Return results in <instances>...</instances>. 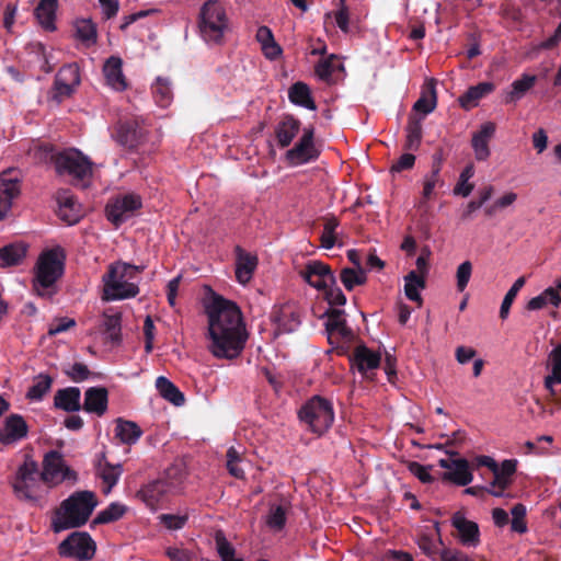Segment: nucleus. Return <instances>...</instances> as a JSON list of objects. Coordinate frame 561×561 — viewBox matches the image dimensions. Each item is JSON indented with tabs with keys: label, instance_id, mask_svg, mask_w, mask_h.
Returning a JSON list of instances; mask_svg holds the SVG:
<instances>
[{
	"label": "nucleus",
	"instance_id": "nucleus-1",
	"mask_svg": "<svg viewBox=\"0 0 561 561\" xmlns=\"http://www.w3.org/2000/svg\"><path fill=\"white\" fill-rule=\"evenodd\" d=\"M208 319L207 350L218 359H234L243 351L248 332L240 308L213 294L205 302Z\"/></svg>",
	"mask_w": 561,
	"mask_h": 561
},
{
	"label": "nucleus",
	"instance_id": "nucleus-2",
	"mask_svg": "<svg viewBox=\"0 0 561 561\" xmlns=\"http://www.w3.org/2000/svg\"><path fill=\"white\" fill-rule=\"evenodd\" d=\"M99 505L92 491H76L65 499L54 511L50 527L54 533L78 528L87 524Z\"/></svg>",
	"mask_w": 561,
	"mask_h": 561
},
{
	"label": "nucleus",
	"instance_id": "nucleus-3",
	"mask_svg": "<svg viewBox=\"0 0 561 561\" xmlns=\"http://www.w3.org/2000/svg\"><path fill=\"white\" fill-rule=\"evenodd\" d=\"M65 253L60 247L44 251L36 263L33 290L41 297L50 298L56 293V282L64 273Z\"/></svg>",
	"mask_w": 561,
	"mask_h": 561
},
{
	"label": "nucleus",
	"instance_id": "nucleus-4",
	"mask_svg": "<svg viewBox=\"0 0 561 561\" xmlns=\"http://www.w3.org/2000/svg\"><path fill=\"white\" fill-rule=\"evenodd\" d=\"M186 472L182 466H171L164 474L138 491L139 499L151 510L168 500L170 496L176 495L184 489Z\"/></svg>",
	"mask_w": 561,
	"mask_h": 561
},
{
	"label": "nucleus",
	"instance_id": "nucleus-5",
	"mask_svg": "<svg viewBox=\"0 0 561 561\" xmlns=\"http://www.w3.org/2000/svg\"><path fill=\"white\" fill-rule=\"evenodd\" d=\"M139 267L116 262L110 265L107 274L103 276L104 295L107 300H119L135 297L139 289L136 284V277Z\"/></svg>",
	"mask_w": 561,
	"mask_h": 561
},
{
	"label": "nucleus",
	"instance_id": "nucleus-6",
	"mask_svg": "<svg viewBox=\"0 0 561 561\" xmlns=\"http://www.w3.org/2000/svg\"><path fill=\"white\" fill-rule=\"evenodd\" d=\"M197 26L207 44H221L230 26L225 7L217 0L206 1L199 9Z\"/></svg>",
	"mask_w": 561,
	"mask_h": 561
},
{
	"label": "nucleus",
	"instance_id": "nucleus-7",
	"mask_svg": "<svg viewBox=\"0 0 561 561\" xmlns=\"http://www.w3.org/2000/svg\"><path fill=\"white\" fill-rule=\"evenodd\" d=\"M299 417L313 433L321 435L332 425L334 412L327 399L316 396L301 407Z\"/></svg>",
	"mask_w": 561,
	"mask_h": 561
},
{
	"label": "nucleus",
	"instance_id": "nucleus-8",
	"mask_svg": "<svg viewBox=\"0 0 561 561\" xmlns=\"http://www.w3.org/2000/svg\"><path fill=\"white\" fill-rule=\"evenodd\" d=\"M56 172L68 176L71 182L79 183L92 175V163L77 149L58 152L55 157Z\"/></svg>",
	"mask_w": 561,
	"mask_h": 561
},
{
	"label": "nucleus",
	"instance_id": "nucleus-9",
	"mask_svg": "<svg viewBox=\"0 0 561 561\" xmlns=\"http://www.w3.org/2000/svg\"><path fill=\"white\" fill-rule=\"evenodd\" d=\"M41 482L36 462L25 461L19 467L12 488L19 499L36 502L41 496Z\"/></svg>",
	"mask_w": 561,
	"mask_h": 561
},
{
	"label": "nucleus",
	"instance_id": "nucleus-10",
	"mask_svg": "<svg viewBox=\"0 0 561 561\" xmlns=\"http://www.w3.org/2000/svg\"><path fill=\"white\" fill-rule=\"evenodd\" d=\"M96 546L88 533L75 531L58 546L61 557L73 558L78 561L91 560L95 554Z\"/></svg>",
	"mask_w": 561,
	"mask_h": 561
},
{
	"label": "nucleus",
	"instance_id": "nucleus-11",
	"mask_svg": "<svg viewBox=\"0 0 561 561\" xmlns=\"http://www.w3.org/2000/svg\"><path fill=\"white\" fill-rule=\"evenodd\" d=\"M42 480L49 484H59L65 480H77V473L71 470L56 450L47 453L43 460Z\"/></svg>",
	"mask_w": 561,
	"mask_h": 561
},
{
	"label": "nucleus",
	"instance_id": "nucleus-12",
	"mask_svg": "<svg viewBox=\"0 0 561 561\" xmlns=\"http://www.w3.org/2000/svg\"><path fill=\"white\" fill-rule=\"evenodd\" d=\"M313 128H305L299 141L286 152V158L293 165H299L316 160L319 151L313 144Z\"/></svg>",
	"mask_w": 561,
	"mask_h": 561
},
{
	"label": "nucleus",
	"instance_id": "nucleus-13",
	"mask_svg": "<svg viewBox=\"0 0 561 561\" xmlns=\"http://www.w3.org/2000/svg\"><path fill=\"white\" fill-rule=\"evenodd\" d=\"M299 274L310 286L318 290H324L328 286L335 285L334 274L329 265L321 261H309Z\"/></svg>",
	"mask_w": 561,
	"mask_h": 561
},
{
	"label": "nucleus",
	"instance_id": "nucleus-14",
	"mask_svg": "<svg viewBox=\"0 0 561 561\" xmlns=\"http://www.w3.org/2000/svg\"><path fill=\"white\" fill-rule=\"evenodd\" d=\"M21 185L18 173L7 170L0 174V220L3 219L12 206V201L20 195Z\"/></svg>",
	"mask_w": 561,
	"mask_h": 561
},
{
	"label": "nucleus",
	"instance_id": "nucleus-15",
	"mask_svg": "<svg viewBox=\"0 0 561 561\" xmlns=\"http://www.w3.org/2000/svg\"><path fill=\"white\" fill-rule=\"evenodd\" d=\"M141 206V199L136 194H126L117 197L106 207V215L110 221L115 225L124 222L134 210Z\"/></svg>",
	"mask_w": 561,
	"mask_h": 561
},
{
	"label": "nucleus",
	"instance_id": "nucleus-16",
	"mask_svg": "<svg viewBox=\"0 0 561 561\" xmlns=\"http://www.w3.org/2000/svg\"><path fill=\"white\" fill-rule=\"evenodd\" d=\"M112 136L121 146L134 149L144 140L145 131L138 121H126L117 123Z\"/></svg>",
	"mask_w": 561,
	"mask_h": 561
},
{
	"label": "nucleus",
	"instance_id": "nucleus-17",
	"mask_svg": "<svg viewBox=\"0 0 561 561\" xmlns=\"http://www.w3.org/2000/svg\"><path fill=\"white\" fill-rule=\"evenodd\" d=\"M80 84V71L77 64H68L61 67L56 75L54 87L59 101L70 96Z\"/></svg>",
	"mask_w": 561,
	"mask_h": 561
},
{
	"label": "nucleus",
	"instance_id": "nucleus-18",
	"mask_svg": "<svg viewBox=\"0 0 561 561\" xmlns=\"http://www.w3.org/2000/svg\"><path fill=\"white\" fill-rule=\"evenodd\" d=\"M438 465L442 468L447 469L443 478L458 485H467L473 479L469 463L466 459L444 458L438 461Z\"/></svg>",
	"mask_w": 561,
	"mask_h": 561
},
{
	"label": "nucleus",
	"instance_id": "nucleus-19",
	"mask_svg": "<svg viewBox=\"0 0 561 561\" xmlns=\"http://www.w3.org/2000/svg\"><path fill=\"white\" fill-rule=\"evenodd\" d=\"M325 330L331 344H337L341 341H350L353 336L352 330L346 325L344 311L340 309H333L328 312Z\"/></svg>",
	"mask_w": 561,
	"mask_h": 561
},
{
	"label": "nucleus",
	"instance_id": "nucleus-20",
	"mask_svg": "<svg viewBox=\"0 0 561 561\" xmlns=\"http://www.w3.org/2000/svg\"><path fill=\"white\" fill-rule=\"evenodd\" d=\"M496 126L492 122H485L480 126V129L472 135L471 146L474 152V158L478 161H485L491 154L489 142L495 134Z\"/></svg>",
	"mask_w": 561,
	"mask_h": 561
},
{
	"label": "nucleus",
	"instance_id": "nucleus-21",
	"mask_svg": "<svg viewBox=\"0 0 561 561\" xmlns=\"http://www.w3.org/2000/svg\"><path fill=\"white\" fill-rule=\"evenodd\" d=\"M236 278L239 284H248L257 267V256L247 252L241 247H236Z\"/></svg>",
	"mask_w": 561,
	"mask_h": 561
},
{
	"label": "nucleus",
	"instance_id": "nucleus-22",
	"mask_svg": "<svg viewBox=\"0 0 561 561\" xmlns=\"http://www.w3.org/2000/svg\"><path fill=\"white\" fill-rule=\"evenodd\" d=\"M103 75L107 85L115 91H124L128 83L123 73V60L117 56H111L103 66Z\"/></svg>",
	"mask_w": 561,
	"mask_h": 561
},
{
	"label": "nucleus",
	"instance_id": "nucleus-23",
	"mask_svg": "<svg viewBox=\"0 0 561 561\" xmlns=\"http://www.w3.org/2000/svg\"><path fill=\"white\" fill-rule=\"evenodd\" d=\"M108 392L104 387H91L84 393L82 409L88 413L102 416L107 411Z\"/></svg>",
	"mask_w": 561,
	"mask_h": 561
},
{
	"label": "nucleus",
	"instance_id": "nucleus-24",
	"mask_svg": "<svg viewBox=\"0 0 561 561\" xmlns=\"http://www.w3.org/2000/svg\"><path fill=\"white\" fill-rule=\"evenodd\" d=\"M27 434V425L22 416L12 414L5 419L4 425L0 428V443L13 444Z\"/></svg>",
	"mask_w": 561,
	"mask_h": 561
},
{
	"label": "nucleus",
	"instance_id": "nucleus-25",
	"mask_svg": "<svg viewBox=\"0 0 561 561\" xmlns=\"http://www.w3.org/2000/svg\"><path fill=\"white\" fill-rule=\"evenodd\" d=\"M58 215L67 225H75L81 217L80 205L75 197L67 191H61L57 195Z\"/></svg>",
	"mask_w": 561,
	"mask_h": 561
},
{
	"label": "nucleus",
	"instance_id": "nucleus-26",
	"mask_svg": "<svg viewBox=\"0 0 561 561\" xmlns=\"http://www.w3.org/2000/svg\"><path fill=\"white\" fill-rule=\"evenodd\" d=\"M380 354L373 352L365 345H358L352 356V366L366 375L367 373L376 369L380 364Z\"/></svg>",
	"mask_w": 561,
	"mask_h": 561
},
{
	"label": "nucleus",
	"instance_id": "nucleus-27",
	"mask_svg": "<svg viewBox=\"0 0 561 561\" xmlns=\"http://www.w3.org/2000/svg\"><path fill=\"white\" fill-rule=\"evenodd\" d=\"M453 526L458 530L465 546L476 547L479 543V527L474 522L466 519L461 513L453 516Z\"/></svg>",
	"mask_w": 561,
	"mask_h": 561
},
{
	"label": "nucleus",
	"instance_id": "nucleus-28",
	"mask_svg": "<svg viewBox=\"0 0 561 561\" xmlns=\"http://www.w3.org/2000/svg\"><path fill=\"white\" fill-rule=\"evenodd\" d=\"M559 307L561 305V279L554 286L546 288L540 295L533 297L526 308L530 311L540 310L546 306Z\"/></svg>",
	"mask_w": 561,
	"mask_h": 561
},
{
	"label": "nucleus",
	"instance_id": "nucleus-29",
	"mask_svg": "<svg viewBox=\"0 0 561 561\" xmlns=\"http://www.w3.org/2000/svg\"><path fill=\"white\" fill-rule=\"evenodd\" d=\"M300 130V122L293 116H285L275 127L279 147H288Z\"/></svg>",
	"mask_w": 561,
	"mask_h": 561
},
{
	"label": "nucleus",
	"instance_id": "nucleus-30",
	"mask_svg": "<svg viewBox=\"0 0 561 561\" xmlns=\"http://www.w3.org/2000/svg\"><path fill=\"white\" fill-rule=\"evenodd\" d=\"M142 431L137 423L123 419L116 420L114 437L121 444L134 445L141 437Z\"/></svg>",
	"mask_w": 561,
	"mask_h": 561
},
{
	"label": "nucleus",
	"instance_id": "nucleus-31",
	"mask_svg": "<svg viewBox=\"0 0 561 561\" xmlns=\"http://www.w3.org/2000/svg\"><path fill=\"white\" fill-rule=\"evenodd\" d=\"M81 392L77 387H68L56 392L55 407L67 412H77L81 409Z\"/></svg>",
	"mask_w": 561,
	"mask_h": 561
},
{
	"label": "nucleus",
	"instance_id": "nucleus-32",
	"mask_svg": "<svg viewBox=\"0 0 561 561\" xmlns=\"http://www.w3.org/2000/svg\"><path fill=\"white\" fill-rule=\"evenodd\" d=\"M123 473V467L121 463L112 465L105 460V456L102 455V459L98 465V476L102 479L105 488L103 492L108 494L112 489L117 484Z\"/></svg>",
	"mask_w": 561,
	"mask_h": 561
},
{
	"label": "nucleus",
	"instance_id": "nucleus-33",
	"mask_svg": "<svg viewBox=\"0 0 561 561\" xmlns=\"http://www.w3.org/2000/svg\"><path fill=\"white\" fill-rule=\"evenodd\" d=\"M255 38L261 45V49L266 58L275 60L282 55V47L275 42L270 27L260 26L256 31Z\"/></svg>",
	"mask_w": 561,
	"mask_h": 561
},
{
	"label": "nucleus",
	"instance_id": "nucleus-34",
	"mask_svg": "<svg viewBox=\"0 0 561 561\" xmlns=\"http://www.w3.org/2000/svg\"><path fill=\"white\" fill-rule=\"evenodd\" d=\"M57 0H41L35 8V16L39 25L46 31H55V19L57 11Z\"/></svg>",
	"mask_w": 561,
	"mask_h": 561
},
{
	"label": "nucleus",
	"instance_id": "nucleus-35",
	"mask_svg": "<svg viewBox=\"0 0 561 561\" xmlns=\"http://www.w3.org/2000/svg\"><path fill=\"white\" fill-rule=\"evenodd\" d=\"M122 322V316L119 312L108 313L105 312L103 314V321H102V333L105 337V340L113 345H117L121 343L122 335H121V325Z\"/></svg>",
	"mask_w": 561,
	"mask_h": 561
},
{
	"label": "nucleus",
	"instance_id": "nucleus-36",
	"mask_svg": "<svg viewBox=\"0 0 561 561\" xmlns=\"http://www.w3.org/2000/svg\"><path fill=\"white\" fill-rule=\"evenodd\" d=\"M494 90L491 82H481L470 87L465 94L459 98V103L465 110H470L478 105L479 101Z\"/></svg>",
	"mask_w": 561,
	"mask_h": 561
},
{
	"label": "nucleus",
	"instance_id": "nucleus-37",
	"mask_svg": "<svg viewBox=\"0 0 561 561\" xmlns=\"http://www.w3.org/2000/svg\"><path fill=\"white\" fill-rule=\"evenodd\" d=\"M27 247L20 243L8 244L0 249V266L9 267L22 263L26 255Z\"/></svg>",
	"mask_w": 561,
	"mask_h": 561
},
{
	"label": "nucleus",
	"instance_id": "nucleus-38",
	"mask_svg": "<svg viewBox=\"0 0 561 561\" xmlns=\"http://www.w3.org/2000/svg\"><path fill=\"white\" fill-rule=\"evenodd\" d=\"M436 104L437 94L435 80L430 79L426 81L424 91L422 92L420 99L414 103L413 110L423 113V115H427L435 110Z\"/></svg>",
	"mask_w": 561,
	"mask_h": 561
},
{
	"label": "nucleus",
	"instance_id": "nucleus-39",
	"mask_svg": "<svg viewBox=\"0 0 561 561\" xmlns=\"http://www.w3.org/2000/svg\"><path fill=\"white\" fill-rule=\"evenodd\" d=\"M548 366L551 374L545 378V387L550 394H554L553 386L561 383V344L551 351L548 357Z\"/></svg>",
	"mask_w": 561,
	"mask_h": 561
},
{
	"label": "nucleus",
	"instance_id": "nucleus-40",
	"mask_svg": "<svg viewBox=\"0 0 561 561\" xmlns=\"http://www.w3.org/2000/svg\"><path fill=\"white\" fill-rule=\"evenodd\" d=\"M288 98L290 102L296 105L311 111L317 108L316 103L311 98L310 89L304 82L294 83L288 91Z\"/></svg>",
	"mask_w": 561,
	"mask_h": 561
},
{
	"label": "nucleus",
	"instance_id": "nucleus-41",
	"mask_svg": "<svg viewBox=\"0 0 561 561\" xmlns=\"http://www.w3.org/2000/svg\"><path fill=\"white\" fill-rule=\"evenodd\" d=\"M537 77L534 75H523L520 79L515 80L511 90L506 92L505 102L513 103L520 100L536 83Z\"/></svg>",
	"mask_w": 561,
	"mask_h": 561
},
{
	"label": "nucleus",
	"instance_id": "nucleus-42",
	"mask_svg": "<svg viewBox=\"0 0 561 561\" xmlns=\"http://www.w3.org/2000/svg\"><path fill=\"white\" fill-rule=\"evenodd\" d=\"M425 278L426 277L419 275L415 271H411L404 276V294L408 299L421 305L422 298L420 291L425 288Z\"/></svg>",
	"mask_w": 561,
	"mask_h": 561
},
{
	"label": "nucleus",
	"instance_id": "nucleus-43",
	"mask_svg": "<svg viewBox=\"0 0 561 561\" xmlns=\"http://www.w3.org/2000/svg\"><path fill=\"white\" fill-rule=\"evenodd\" d=\"M156 388L165 400L170 401L176 407L182 405L185 401L183 393L175 387L173 382L163 376L157 378Z\"/></svg>",
	"mask_w": 561,
	"mask_h": 561
},
{
	"label": "nucleus",
	"instance_id": "nucleus-44",
	"mask_svg": "<svg viewBox=\"0 0 561 561\" xmlns=\"http://www.w3.org/2000/svg\"><path fill=\"white\" fill-rule=\"evenodd\" d=\"M404 148L410 151H416L420 148L423 128L422 118L411 117L405 128Z\"/></svg>",
	"mask_w": 561,
	"mask_h": 561
},
{
	"label": "nucleus",
	"instance_id": "nucleus-45",
	"mask_svg": "<svg viewBox=\"0 0 561 561\" xmlns=\"http://www.w3.org/2000/svg\"><path fill=\"white\" fill-rule=\"evenodd\" d=\"M340 280L344 288L351 291L356 286H362L367 282L366 271L364 268L355 270L351 267H344L341 270Z\"/></svg>",
	"mask_w": 561,
	"mask_h": 561
},
{
	"label": "nucleus",
	"instance_id": "nucleus-46",
	"mask_svg": "<svg viewBox=\"0 0 561 561\" xmlns=\"http://www.w3.org/2000/svg\"><path fill=\"white\" fill-rule=\"evenodd\" d=\"M152 94L156 103L159 106H169L173 99V92L169 80L160 77L157 78L156 82L152 85Z\"/></svg>",
	"mask_w": 561,
	"mask_h": 561
},
{
	"label": "nucleus",
	"instance_id": "nucleus-47",
	"mask_svg": "<svg viewBox=\"0 0 561 561\" xmlns=\"http://www.w3.org/2000/svg\"><path fill=\"white\" fill-rule=\"evenodd\" d=\"M337 69H343V65L339 57L332 54L316 65L314 72L320 80L329 82L333 72Z\"/></svg>",
	"mask_w": 561,
	"mask_h": 561
},
{
	"label": "nucleus",
	"instance_id": "nucleus-48",
	"mask_svg": "<svg viewBox=\"0 0 561 561\" xmlns=\"http://www.w3.org/2000/svg\"><path fill=\"white\" fill-rule=\"evenodd\" d=\"M227 469L228 472L234 477L236 479H243L244 478V470L241 468L240 463L244 459V451L241 447H234L231 446L227 450Z\"/></svg>",
	"mask_w": 561,
	"mask_h": 561
},
{
	"label": "nucleus",
	"instance_id": "nucleus-49",
	"mask_svg": "<svg viewBox=\"0 0 561 561\" xmlns=\"http://www.w3.org/2000/svg\"><path fill=\"white\" fill-rule=\"evenodd\" d=\"M127 507L124 504L113 502L106 508L98 513L93 524H108L118 520L126 513Z\"/></svg>",
	"mask_w": 561,
	"mask_h": 561
},
{
	"label": "nucleus",
	"instance_id": "nucleus-50",
	"mask_svg": "<svg viewBox=\"0 0 561 561\" xmlns=\"http://www.w3.org/2000/svg\"><path fill=\"white\" fill-rule=\"evenodd\" d=\"M75 28L77 38L87 46L93 45L96 42V28L90 20H78Z\"/></svg>",
	"mask_w": 561,
	"mask_h": 561
},
{
	"label": "nucleus",
	"instance_id": "nucleus-51",
	"mask_svg": "<svg viewBox=\"0 0 561 561\" xmlns=\"http://www.w3.org/2000/svg\"><path fill=\"white\" fill-rule=\"evenodd\" d=\"M276 322L282 332H293L300 324L299 317L289 307H284L279 310Z\"/></svg>",
	"mask_w": 561,
	"mask_h": 561
},
{
	"label": "nucleus",
	"instance_id": "nucleus-52",
	"mask_svg": "<svg viewBox=\"0 0 561 561\" xmlns=\"http://www.w3.org/2000/svg\"><path fill=\"white\" fill-rule=\"evenodd\" d=\"M525 277H518L512 287L508 289L506 295L504 296V299L502 301L501 308H500V318L505 320L510 314V309L514 302V299L516 298L518 291L523 288L525 285Z\"/></svg>",
	"mask_w": 561,
	"mask_h": 561
},
{
	"label": "nucleus",
	"instance_id": "nucleus-53",
	"mask_svg": "<svg viewBox=\"0 0 561 561\" xmlns=\"http://www.w3.org/2000/svg\"><path fill=\"white\" fill-rule=\"evenodd\" d=\"M51 383L53 379L48 375H38L27 390L26 397L31 400H41L49 391Z\"/></svg>",
	"mask_w": 561,
	"mask_h": 561
},
{
	"label": "nucleus",
	"instance_id": "nucleus-54",
	"mask_svg": "<svg viewBox=\"0 0 561 561\" xmlns=\"http://www.w3.org/2000/svg\"><path fill=\"white\" fill-rule=\"evenodd\" d=\"M287 508L283 505H271L266 516V524L274 530H280L286 523Z\"/></svg>",
	"mask_w": 561,
	"mask_h": 561
},
{
	"label": "nucleus",
	"instance_id": "nucleus-55",
	"mask_svg": "<svg viewBox=\"0 0 561 561\" xmlns=\"http://www.w3.org/2000/svg\"><path fill=\"white\" fill-rule=\"evenodd\" d=\"M28 154L37 163H47L49 161L55 163L57 153L53 152V147L48 144H34L28 150Z\"/></svg>",
	"mask_w": 561,
	"mask_h": 561
},
{
	"label": "nucleus",
	"instance_id": "nucleus-56",
	"mask_svg": "<svg viewBox=\"0 0 561 561\" xmlns=\"http://www.w3.org/2000/svg\"><path fill=\"white\" fill-rule=\"evenodd\" d=\"M444 184L440 175L438 173V168H432V171L426 174L423 179V198L430 199L433 195V192L436 186H442Z\"/></svg>",
	"mask_w": 561,
	"mask_h": 561
},
{
	"label": "nucleus",
	"instance_id": "nucleus-57",
	"mask_svg": "<svg viewBox=\"0 0 561 561\" xmlns=\"http://www.w3.org/2000/svg\"><path fill=\"white\" fill-rule=\"evenodd\" d=\"M472 274V264L470 261L462 262L456 271L457 290L463 291L468 286V283Z\"/></svg>",
	"mask_w": 561,
	"mask_h": 561
},
{
	"label": "nucleus",
	"instance_id": "nucleus-58",
	"mask_svg": "<svg viewBox=\"0 0 561 561\" xmlns=\"http://www.w3.org/2000/svg\"><path fill=\"white\" fill-rule=\"evenodd\" d=\"M512 530L524 534L527 530L526 523L524 517L526 515V507L523 504H516L513 506L512 511Z\"/></svg>",
	"mask_w": 561,
	"mask_h": 561
},
{
	"label": "nucleus",
	"instance_id": "nucleus-59",
	"mask_svg": "<svg viewBox=\"0 0 561 561\" xmlns=\"http://www.w3.org/2000/svg\"><path fill=\"white\" fill-rule=\"evenodd\" d=\"M493 476L494 478L488 492L500 497L503 495V491L510 485L511 478L501 474V472H497V469L493 472Z\"/></svg>",
	"mask_w": 561,
	"mask_h": 561
},
{
	"label": "nucleus",
	"instance_id": "nucleus-60",
	"mask_svg": "<svg viewBox=\"0 0 561 561\" xmlns=\"http://www.w3.org/2000/svg\"><path fill=\"white\" fill-rule=\"evenodd\" d=\"M65 374L75 382H81L87 380L90 376V370L87 365L82 363H75L67 369H65Z\"/></svg>",
	"mask_w": 561,
	"mask_h": 561
},
{
	"label": "nucleus",
	"instance_id": "nucleus-61",
	"mask_svg": "<svg viewBox=\"0 0 561 561\" xmlns=\"http://www.w3.org/2000/svg\"><path fill=\"white\" fill-rule=\"evenodd\" d=\"M323 291L325 294V299L331 306L341 307L346 304V297L336 284L328 286Z\"/></svg>",
	"mask_w": 561,
	"mask_h": 561
},
{
	"label": "nucleus",
	"instance_id": "nucleus-62",
	"mask_svg": "<svg viewBox=\"0 0 561 561\" xmlns=\"http://www.w3.org/2000/svg\"><path fill=\"white\" fill-rule=\"evenodd\" d=\"M340 2H341V8H340V10H337V11L334 13L335 23H336L337 27H339L343 33H348V31H350V14H348V9H347V7L345 5V0H340Z\"/></svg>",
	"mask_w": 561,
	"mask_h": 561
},
{
	"label": "nucleus",
	"instance_id": "nucleus-63",
	"mask_svg": "<svg viewBox=\"0 0 561 561\" xmlns=\"http://www.w3.org/2000/svg\"><path fill=\"white\" fill-rule=\"evenodd\" d=\"M159 519L161 524H163L168 529L178 530L185 525L187 517L172 514H162L159 516Z\"/></svg>",
	"mask_w": 561,
	"mask_h": 561
},
{
	"label": "nucleus",
	"instance_id": "nucleus-64",
	"mask_svg": "<svg viewBox=\"0 0 561 561\" xmlns=\"http://www.w3.org/2000/svg\"><path fill=\"white\" fill-rule=\"evenodd\" d=\"M431 469V466L426 467L415 461L409 465V471L417 479H420L423 483H430L433 481V477L430 473Z\"/></svg>",
	"mask_w": 561,
	"mask_h": 561
}]
</instances>
